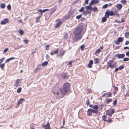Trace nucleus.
<instances>
[{
  "label": "nucleus",
  "instance_id": "1",
  "mask_svg": "<svg viewBox=\"0 0 129 129\" xmlns=\"http://www.w3.org/2000/svg\"><path fill=\"white\" fill-rule=\"evenodd\" d=\"M82 31V27L80 26L78 27L74 31L75 35L74 39L76 41L80 39L82 37L81 33Z\"/></svg>",
  "mask_w": 129,
  "mask_h": 129
},
{
  "label": "nucleus",
  "instance_id": "2",
  "mask_svg": "<svg viewBox=\"0 0 129 129\" xmlns=\"http://www.w3.org/2000/svg\"><path fill=\"white\" fill-rule=\"evenodd\" d=\"M70 85V84L69 83H64L62 87L60 88L59 89L61 94L62 95L66 94L69 89Z\"/></svg>",
  "mask_w": 129,
  "mask_h": 129
},
{
  "label": "nucleus",
  "instance_id": "3",
  "mask_svg": "<svg viewBox=\"0 0 129 129\" xmlns=\"http://www.w3.org/2000/svg\"><path fill=\"white\" fill-rule=\"evenodd\" d=\"M92 109L90 108L88 109L87 111V115L89 116H91L92 115V113H94L97 114L99 112L98 110L99 107L97 105H96L94 106Z\"/></svg>",
  "mask_w": 129,
  "mask_h": 129
},
{
  "label": "nucleus",
  "instance_id": "4",
  "mask_svg": "<svg viewBox=\"0 0 129 129\" xmlns=\"http://www.w3.org/2000/svg\"><path fill=\"white\" fill-rule=\"evenodd\" d=\"M113 62V60H111L107 62V69H108L109 68L111 69H113L116 67V63L113 64L112 63Z\"/></svg>",
  "mask_w": 129,
  "mask_h": 129
},
{
  "label": "nucleus",
  "instance_id": "5",
  "mask_svg": "<svg viewBox=\"0 0 129 129\" xmlns=\"http://www.w3.org/2000/svg\"><path fill=\"white\" fill-rule=\"evenodd\" d=\"M114 111L115 110L113 108L109 109L106 111V114L111 117L114 113Z\"/></svg>",
  "mask_w": 129,
  "mask_h": 129
},
{
  "label": "nucleus",
  "instance_id": "6",
  "mask_svg": "<svg viewBox=\"0 0 129 129\" xmlns=\"http://www.w3.org/2000/svg\"><path fill=\"white\" fill-rule=\"evenodd\" d=\"M123 38L120 37L118 38L117 40L116 41H114V43H115L116 44L118 45L119 44V43L121 42L123 40Z\"/></svg>",
  "mask_w": 129,
  "mask_h": 129
},
{
  "label": "nucleus",
  "instance_id": "7",
  "mask_svg": "<svg viewBox=\"0 0 129 129\" xmlns=\"http://www.w3.org/2000/svg\"><path fill=\"white\" fill-rule=\"evenodd\" d=\"M66 51L65 50H63L61 49L60 50V51H59V53L57 56L60 57L63 56L64 54Z\"/></svg>",
  "mask_w": 129,
  "mask_h": 129
},
{
  "label": "nucleus",
  "instance_id": "8",
  "mask_svg": "<svg viewBox=\"0 0 129 129\" xmlns=\"http://www.w3.org/2000/svg\"><path fill=\"white\" fill-rule=\"evenodd\" d=\"M62 78L63 79H68L69 76L66 73H63L62 75Z\"/></svg>",
  "mask_w": 129,
  "mask_h": 129
},
{
  "label": "nucleus",
  "instance_id": "9",
  "mask_svg": "<svg viewBox=\"0 0 129 129\" xmlns=\"http://www.w3.org/2000/svg\"><path fill=\"white\" fill-rule=\"evenodd\" d=\"M116 57H118L119 58H122L125 56V55L124 54H117L116 55Z\"/></svg>",
  "mask_w": 129,
  "mask_h": 129
},
{
  "label": "nucleus",
  "instance_id": "10",
  "mask_svg": "<svg viewBox=\"0 0 129 129\" xmlns=\"http://www.w3.org/2000/svg\"><path fill=\"white\" fill-rule=\"evenodd\" d=\"M112 94L111 93H110L109 94H108L107 93H104L103 95H102V97H112Z\"/></svg>",
  "mask_w": 129,
  "mask_h": 129
},
{
  "label": "nucleus",
  "instance_id": "11",
  "mask_svg": "<svg viewBox=\"0 0 129 129\" xmlns=\"http://www.w3.org/2000/svg\"><path fill=\"white\" fill-rule=\"evenodd\" d=\"M40 15L38 17H36V23H38L39 20L40 19V18L42 17L43 15V13H40Z\"/></svg>",
  "mask_w": 129,
  "mask_h": 129
},
{
  "label": "nucleus",
  "instance_id": "12",
  "mask_svg": "<svg viewBox=\"0 0 129 129\" xmlns=\"http://www.w3.org/2000/svg\"><path fill=\"white\" fill-rule=\"evenodd\" d=\"M24 101L25 99H24L22 98L20 99L18 102L17 105H19L20 104H22L23 101Z\"/></svg>",
  "mask_w": 129,
  "mask_h": 129
},
{
  "label": "nucleus",
  "instance_id": "13",
  "mask_svg": "<svg viewBox=\"0 0 129 129\" xmlns=\"http://www.w3.org/2000/svg\"><path fill=\"white\" fill-rule=\"evenodd\" d=\"M8 20L7 18H6L5 19L3 20L1 22V24H5L6 23L8 22Z\"/></svg>",
  "mask_w": 129,
  "mask_h": 129
},
{
  "label": "nucleus",
  "instance_id": "14",
  "mask_svg": "<svg viewBox=\"0 0 129 129\" xmlns=\"http://www.w3.org/2000/svg\"><path fill=\"white\" fill-rule=\"evenodd\" d=\"M93 62L92 60H90L89 62V63L88 64V67L89 68H91L92 67V65L93 64Z\"/></svg>",
  "mask_w": 129,
  "mask_h": 129
},
{
  "label": "nucleus",
  "instance_id": "15",
  "mask_svg": "<svg viewBox=\"0 0 129 129\" xmlns=\"http://www.w3.org/2000/svg\"><path fill=\"white\" fill-rule=\"evenodd\" d=\"M42 68L41 67V65H39L37 66L36 68L35 69L34 72L36 73L38 70H40Z\"/></svg>",
  "mask_w": 129,
  "mask_h": 129
},
{
  "label": "nucleus",
  "instance_id": "16",
  "mask_svg": "<svg viewBox=\"0 0 129 129\" xmlns=\"http://www.w3.org/2000/svg\"><path fill=\"white\" fill-rule=\"evenodd\" d=\"M114 88V90L113 93L114 95L116 94L118 90V87L115 86H113Z\"/></svg>",
  "mask_w": 129,
  "mask_h": 129
},
{
  "label": "nucleus",
  "instance_id": "17",
  "mask_svg": "<svg viewBox=\"0 0 129 129\" xmlns=\"http://www.w3.org/2000/svg\"><path fill=\"white\" fill-rule=\"evenodd\" d=\"M94 64H96L100 62V59L99 58H95L94 59Z\"/></svg>",
  "mask_w": 129,
  "mask_h": 129
},
{
  "label": "nucleus",
  "instance_id": "18",
  "mask_svg": "<svg viewBox=\"0 0 129 129\" xmlns=\"http://www.w3.org/2000/svg\"><path fill=\"white\" fill-rule=\"evenodd\" d=\"M44 127L45 129H50V124L49 123H47L46 125L44 126Z\"/></svg>",
  "mask_w": 129,
  "mask_h": 129
},
{
  "label": "nucleus",
  "instance_id": "19",
  "mask_svg": "<svg viewBox=\"0 0 129 129\" xmlns=\"http://www.w3.org/2000/svg\"><path fill=\"white\" fill-rule=\"evenodd\" d=\"M58 52V49H57L55 51H52L50 53V54L51 55H53L57 53Z\"/></svg>",
  "mask_w": 129,
  "mask_h": 129
},
{
  "label": "nucleus",
  "instance_id": "20",
  "mask_svg": "<svg viewBox=\"0 0 129 129\" xmlns=\"http://www.w3.org/2000/svg\"><path fill=\"white\" fill-rule=\"evenodd\" d=\"M122 7V5L120 4H117L116 5V7H117V9L120 10L121 9Z\"/></svg>",
  "mask_w": 129,
  "mask_h": 129
},
{
  "label": "nucleus",
  "instance_id": "21",
  "mask_svg": "<svg viewBox=\"0 0 129 129\" xmlns=\"http://www.w3.org/2000/svg\"><path fill=\"white\" fill-rule=\"evenodd\" d=\"M20 81V79H18L16 81V82L15 83V84L14 86L16 87H17L19 86L18 84H19V82Z\"/></svg>",
  "mask_w": 129,
  "mask_h": 129
},
{
  "label": "nucleus",
  "instance_id": "22",
  "mask_svg": "<svg viewBox=\"0 0 129 129\" xmlns=\"http://www.w3.org/2000/svg\"><path fill=\"white\" fill-rule=\"evenodd\" d=\"M112 101V99L111 98L107 99L106 101V103L107 104H108L109 103L111 102Z\"/></svg>",
  "mask_w": 129,
  "mask_h": 129
},
{
  "label": "nucleus",
  "instance_id": "23",
  "mask_svg": "<svg viewBox=\"0 0 129 129\" xmlns=\"http://www.w3.org/2000/svg\"><path fill=\"white\" fill-rule=\"evenodd\" d=\"M85 8L87 10L89 9L90 10H92V7L89 5V6H86L85 7Z\"/></svg>",
  "mask_w": 129,
  "mask_h": 129
},
{
  "label": "nucleus",
  "instance_id": "24",
  "mask_svg": "<svg viewBox=\"0 0 129 129\" xmlns=\"http://www.w3.org/2000/svg\"><path fill=\"white\" fill-rule=\"evenodd\" d=\"M15 59V58H14V57H12L11 58H9L7 59L6 60V61H5V63H7V62H8L11 60L14 59Z\"/></svg>",
  "mask_w": 129,
  "mask_h": 129
},
{
  "label": "nucleus",
  "instance_id": "25",
  "mask_svg": "<svg viewBox=\"0 0 129 129\" xmlns=\"http://www.w3.org/2000/svg\"><path fill=\"white\" fill-rule=\"evenodd\" d=\"M101 51L100 49H98L96 51L95 53V55L96 56H98V54Z\"/></svg>",
  "mask_w": 129,
  "mask_h": 129
},
{
  "label": "nucleus",
  "instance_id": "26",
  "mask_svg": "<svg viewBox=\"0 0 129 129\" xmlns=\"http://www.w3.org/2000/svg\"><path fill=\"white\" fill-rule=\"evenodd\" d=\"M62 22L61 21H58L56 24L55 26L56 28L58 27L61 24Z\"/></svg>",
  "mask_w": 129,
  "mask_h": 129
},
{
  "label": "nucleus",
  "instance_id": "27",
  "mask_svg": "<svg viewBox=\"0 0 129 129\" xmlns=\"http://www.w3.org/2000/svg\"><path fill=\"white\" fill-rule=\"evenodd\" d=\"M56 10L55 8H53L51 10V11L50 12V14H52Z\"/></svg>",
  "mask_w": 129,
  "mask_h": 129
},
{
  "label": "nucleus",
  "instance_id": "28",
  "mask_svg": "<svg viewBox=\"0 0 129 129\" xmlns=\"http://www.w3.org/2000/svg\"><path fill=\"white\" fill-rule=\"evenodd\" d=\"M5 64L3 63L0 64V67L1 68L2 70H3L4 68Z\"/></svg>",
  "mask_w": 129,
  "mask_h": 129
},
{
  "label": "nucleus",
  "instance_id": "29",
  "mask_svg": "<svg viewBox=\"0 0 129 129\" xmlns=\"http://www.w3.org/2000/svg\"><path fill=\"white\" fill-rule=\"evenodd\" d=\"M89 13V12L87 10H85L84 11L83 13V14L85 16L86 15L88 14Z\"/></svg>",
  "mask_w": 129,
  "mask_h": 129
},
{
  "label": "nucleus",
  "instance_id": "30",
  "mask_svg": "<svg viewBox=\"0 0 129 129\" xmlns=\"http://www.w3.org/2000/svg\"><path fill=\"white\" fill-rule=\"evenodd\" d=\"M48 62L47 61L44 62L42 63L41 65L43 66L47 65L48 64Z\"/></svg>",
  "mask_w": 129,
  "mask_h": 129
},
{
  "label": "nucleus",
  "instance_id": "31",
  "mask_svg": "<svg viewBox=\"0 0 129 129\" xmlns=\"http://www.w3.org/2000/svg\"><path fill=\"white\" fill-rule=\"evenodd\" d=\"M95 0H92L91 1L90 3L89 4V5H93L95 4Z\"/></svg>",
  "mask_w": 129,
  "mask_h": 129
},
{
  "label": "nucleus",
  "instance_id": "32",
  "mask_svg": "<svg viewBox=\"0 0 129 129\" xmlns=\"http://www.w3.org/2000/svg\"><path fill=\"white\" fill-rule=\"evenodd\" d=\"M125 35L126 38H129V32H126L125 34Z\"/></svg>",
  "mask_w": 129,
  "mask_h": 129
},
{
  "label": "nucleus",
  "instance_id": "33",
  "mask_svg": "<svg viewBox=\"0 0 129 129\" xmlns=\"http://www.w3.org/2000/svg\"><path fill=\"white\" fill-rule=\"evenodd\" d=\"M121 3L123 5H125L126 3V1L125 0H121L120 1Z\"/></svg>",
  "mask_w": 129,
  "mask_h": 129
},
{
  "label": "nucleus",
  "instance_id": "34",
  "mask_svg": "<svg viewBox=\"0 0 129 129\" xmlns=\"http://www.w3.org/2000/svg\"><path fill=\"white\" fill-rule=\"evenodd\" d=\"M107 18L106 17H104L102 18V22H104L106 21Z\"/></svg>",
  "mask_w": 129,
  "mask_h": 129
},
{
  "label": "nucleus",
  "instance_id": "35",
  "mask_svg": "<svg viewBox=\"0 0 129 129\" xmlns=\"http://www.w3.org/2000/svg\"><path fill=\"white\" fill-rule=\"evenodd\" d=\"M1 7L2 9L5 8V7L6 5L4 4H2L1 5Z\"/></svg>",
  "mask_w": 129,
  "mask_h": 129
},
{
  "label": "nucleus",
  "instance_id": "36",
  "mask_svg": "<svg viewBox=\"0 0 129 129\" xmlns=\"http://www.w3.org/2000/svg\"><path fill=\"white\" fill-rule=\"evenodd\" d=\"M18 31L21 35H23L24 32L22 30L20 29L19 31Z\"/></svg>",
  "mask_w": 129,
  "mask_h": 129
},
{
  "label": "nucleus",
  "instance_id": "37",
  "mask_svg": "<svg viewBox=\"0 0 129 129\" xmlns=\"http://www.w3.org/2000/svg\"><path fill=\"white\" fill-rule=\"evenodd\" d=\"M108 13L109 14V15L111 16H113L114 14V12L112 11L109 12Z\"/></svg>",
  "mask_w": 129,
  "mask_h": 129
},
{
  "label": "nucleus",
  "instance_id": "38",
  "mask_svg": "<svg viewBox=\"0 0 129 129\" xmlns=\"http://www.w3.org/2000/svg\"><path fill=\"white\" fill-rule=\"evenodd\" d=\"M84 8L83 7H82L79 10V11L80 12H82L84 11Z\"/></svg>",
  "mask_w": 129,
  "mask_h": 129
},
{
  "label": "nucleus",
  "instance_id": "39",
  "mask_svg": "<svg viewBox=\"0 0 129 129\" xmlns=\"http://www.w3.org/2000/svg\"><path fill=\"white\" fill-rule=\"evenodd\" d=\"M102 118L103 119L104 121L106 122V121H107V119H106V116L105 115H104L102 116Z\"/></svg>",
  "mask_w": 129,
  "mask_h": 129
},
{
  "label": "nucleus",
  "instance_id": "40",
  "mask_svg": "<svg viewBox=\"0 0 129 129\" xmlns=\"http://www.w3.org/2000/svg\"><path fill=\"white\" fill-rule=\"evenodd\" d=\"M21 90L22 88L21 87H19L17 89V92L18 93H19L21 92Z\"/></svg>",
  "mask_w": 129,
  "mask_h": 129
},
{
  "label": "nucleus",
  "instance_id": "41",
  "mask_svg": "<svg viewBox=\"0 0 129 129\" xmlns=\"http://www.w3.org/2000/svg\"><path fill=\"white\" fill-rule=\"evenodd\" d=\"M104 106V105L102 104L99 105V109L100 110H102L103 109V107Z\"/></svg>",
  "mask_w": 129,
  "mask_h": 129
},
{
  "label": "nucleus",
  "instance_id": "42",
  "mask_svg": "<svg viewBox=\"0 0 129 129\" xmlns=\"http://www.w3.org/2000/svg\"><path fill=\"white\" fill-rule=\"evenodd\" d=\"M53 93L54 94H56L57 95V96H58V95L59 92L58 91L56 92L54 90L53 91Z\"/></svg>",
  "mask_w": 129,
  "mask_h": 129
},
{
  "label": "nucleus",
  "instance_id": "43",
  "mask_svg": "<svg viewBox=\"0 0 129 129\" xmlns=\"http://www.w3.org/2000/svg\"><path fill=\"white\" fill-rule=\"evenodd\" d=\"M117 99L115 100L113 102V104L114 106H115L117 104Z\"/></svg>",
  "mask_w": 129,
  "mask_h": 129
},
{
  "label": "nucleus",
  "instance_id": "44",
  "mask_svg": "<svg viewBox=\"0 0 129 129\" xmlns=\"http://www.w3.org/2000/svg\"><path fill=\"white\" fill-rule=\"evenodd\" d=\"M82 17V15L80 14L79 15H78L76 17V18L77 19H80Z\"/></svg>",
  "mask_w": 129,
  "mask_h": 129
},
{
  "label": "nucleus",
  "instance_id": "45",
  "mask_svg": "<svg viewBox=\"0 0 129 129\" xmlns=\"http://www.w3.org/2000/svg\"><path fill=\"white\" fill-rule=\"evenodd\" d=\"M86 103V104L87 105H88L90 104V102H89V100L88 99L87 100Z\"/></svg>",
  "mask_w": 129,
  "mask_h": 129
},
{
  "label": "nucleus",
  "instance_id": "46",
  "mask_svg": "<svg viewBox=\"0 0 129 129\" xmlns=\"http://www.w3.org/2000/svg\"><path fill=\"white\" fill-rule=\"evenodd\" d=\"M123 60L125 61H127L129 60V58H124L123 59Z\"/></svg>",
  "mask_w": 129,
  "mask_h": 129
},
{
  "label": "nucleus",
  "instance_id": "47",
  "mask_svg": "<svg viewBox=\"0 0 129 129\" xmlns=\"http://www.w3.org/2000/svg\"><path fill=\"white\" fill-rule=\"evenodd\" d=\"M108 5L107 4H105L104 5L103 7V8L104 9H105L108 7Z\"/></svg>",
  "mask_w": 129,
  "mask_h": 129
},
{
  "label": "nucleus",
  "instance_id": "48",
  "mask_svg": "<svg viewBox=\"0 0 129 129\" xmlns=\"http://www.w3.org/2000/svg\"><path fill=\"white\" fill-rule=\"evenodd\" d=\"M46 58L48 60H49L50 57L47 54L46 56Z\"/></svg>",
  "mask_w": 129,
  "mask_h": 129
},
{
  "label": "nucleus",
  "instance_id": "49",
  "mask_svg": "<svg viewBox=\"0 0 129 129\" xmlns=\"http://www.w3.org/2000/svg\"><path fill=\"white\" fill-rule=\"evenodd\" d=\"M118 68L119 70H121L124 68V66L123 65H121Z\"/></svg>",
  "mask_w": 129,
  "mask_h": 129
},
{
  "label": "nucleus",
  "instance_id": "50",
  "mask_svg": "<svg viewBox=\"0 0 129 129\" xmlns=\"http://www.w3.org/2000/svg\"><path fill=\"white\" fill-rule=\"evenodd\" d=\"M92 9L93 11L94 12L97 11L98 10L97 8L96 7H95L93 8H92Z\"/></svg>",
  "mask_w": 129,
  "mask_h": 129
},
{
  "label": "nucleus",
  "instance_id": "51",
  "mask_svg": "<svg viewBox=\"0 0 129 129\" xmlns=\"http://www.w3.org/2000/svg\"><path fill=\"white\" fill-rule=\"evenodd\" d=\"M112 120L110 118L108 120L107 119V121H106V122H112Z\"/></svg>",
  "mask_w": 129,
  "mask_h": 129
},
{
  "label": "nucleus",
  "instance_id": "52",
  "mask_svg": "<svg viewBox=\"0 0 129 129\" xmlns=\"http://www.w3.org/2000/svg\"><path fill=\"white\" fill-rule=\"evenodd\" d=\"M5 59V57H3L1 58L0 59V62L1 63L4 61Z\"/></svg>",
  "mask_w": 129,
  "mask_h": 129
},
{
  "label": "nucleus",
  "instance_id": "53",
  "mask_svg": "<svg viewBox=\"0 0 129 129\" xmlns=\"http://www.w3.org/2000/svg\"><path fill=\"white\" fill-rule=\"evenodd\" d=\"M7 8L9 10H10L11 8V5H8L7 6Z\"/></svg>",
  "mask_w": 129,
  "mask_h": 129
},
{
  "label": "nucleus",
  "instance_id": "54",
  "mask_svg": "<svg viewBox=\"0 0 129 129\" xmlns=\"http://www.w3.org/2000/svg\"><path fill=\"white\" fill-rule=\"evenodd\" d=\"M48 10H49V9H46L43 10L42 11V12L44 13L46 11H48Z\"/></svg>",
  "mask_w": 129,
  "mask_h": 129
},
{
  "label": "nucleus",
  "instance_id": "55",
  "mask_svg": "<svg viewBox=\"0 0 129 129\" xmlns=\"http://www.w3.org/2000/svg\"><path fill=\"white\" fill-rule=\"evenodd\" d=\"M105 14L106 15V17L107 18H108L109 17V13H108L106 12L105 13Z\"/></svg>",
  "mask_w": 129,
  "mask_h": 129
},
{
  "label": "nucleus",
  "instance_id": "56",
  "mask_svg": "<svg viewBox=\"0 0 129 129\" xmlns=\"http://www.w3.org/2000/svg\"><path fill=\"white\" fill-rule=\"evenodd\" d=\"M23 41L26 44L28 42V40H27L26 39L24 40Z\"/></svg>",
  "mask_w": 129,
  "mask_h": 129
},
{
  "label": "nucleus",
  "instance_id": "57",
  "mask_svg": "<svg viewBox=\"0 0 129 129\" xmlns=\"http://www.w3.org/2000/svg\"><path fill=\"white\" fill-rule=\"evenodd\" d=\"M108 59V57H106L105 58L104 61L105 62Z\"/></svg>",
  "mask_w": 129,
  "mask_h": 129
},
{
  "label": "nucleus",
  "instance_id": "58",
  "mask_svg": "<svg viewBox=\"0 0 129 129\" xmlns=\"http://www.w3.org/2000/svg\"><path fill=\"white\" fill-rule=\"evenodd\" d=\"M68 37V35L67 34H66L64 37V38L65 39H67Z\"/></svg>",
  "mask_w": 129,
  "mask_h": 129
},
{
  "label": "nucleus",
  "instance_id": "59",
  "mask_svg": "<svg viewBox=\"0 0 129 129\" xmlns=\"http://www.w3.org/2000/svg\"><path fill=\"white\" fill-rule=\"evenodd\" d=\"M85 47V45H82L80 46V48H84Z\"/></svg>",
  "mask_w": 129,
  "mask_h": 129
},
{
  "label": "nucleus",
  "instance_id": "60",
  "mask_svg": "<svg viewBox=\"0 0 129 129\" xmlns=\"http://www.w3.org/2000/svg\"><path fill=\"white\" fill-rule=\"evenodd\" d=\"M72 61H70L68 64V65H72Z\"/></svg>",
  "mask_w": 129,
  "mask_h": 129
},
{
  "label": "nucleus",
  "instance_id": "61",
  "mask_svg": "<svg viewBox=\"0 0 129 129\" xmlns=\"http://www.w3.org/2000/svg\"><path fill=\"white\" fill-rule=\"evenodd\" d=\"M42 9H38L37 10V11H38L41 12V13H42Z\"/></svg>",
  "mask_w": 129,
  "mask_h": 129
},
{
  "label": "nucleus",
  "instance_id": "62",
  "mask_svg": "<svg viewBox=\"0 0 129 129\" xmlns=\"http://www.w3.org/2000/svg\"><path fill=\"white\" fill-rule=\"evenodd\" d=\"M8 49H5L4 51V52L6 53L7 51H8Z\"/></svg>",
  "mask_w": 129,
  "mask_h": 129
},
{
  "label": "nucleus",
  "instance_id": "63",
  "mask_svg": "<svg viewBox=\"0 0 129 129\" xmlns=\"http://www.w3.org/2000/svg\"><path fill=\"white\" fill-rule=\"evenodd\" d=\"M129 44V41H127L125 42V44L126 45H127Z\"/></svg>",
  "mask_w": 129,
  "mask_h": 129
},
{
  "label": "nucleus",
  "instance_id": "64",
  "mask_svg": "<svg viewBox=\"0 0 129 129\" xmlns=\"http://www.w3.org/2000/svg\"><path fill=\"white\" fill-rule=\"evenodd\" d=\"M126 55L127 56H129V51L127 52L126 53Z\"/></svg>",
  "mask_w": 129,
  "mask_h": 129
}]
</instances>
